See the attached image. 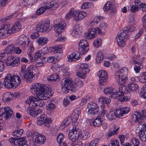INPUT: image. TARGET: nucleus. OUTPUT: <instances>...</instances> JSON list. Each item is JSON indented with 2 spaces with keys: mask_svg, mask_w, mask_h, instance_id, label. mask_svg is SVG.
<instances>
[{
  "mask_svg": "<svg viewBox=\"0 0 146 146\" xmlns=\"http://www.w3.org/2000/svg\"><path fill=\"white\" fill-rule=\"evenodd\" d=\"M32 91H34L36 96L38 98V100L36 101V104L37 106L40 107L44 106L45 104L42 100H47L49 98L47 95H49V93L50 92V88L43 84L36 83L32 85Z\"/></svg>",
  "mask_w": 146,
  "mask_h": 146,
  "instance_id": "obj_1",
  "label": "nucleus"
},
{
  "mask_svg": "<svg viewBox=\"0 0 146 146\" xmlns=\"http://www.w3.org/2000/svg\"><path fill=\"white\" fill-rule=\"evenodd\" d=\"M3 84L7 88H16L21 82L19 77L17 75L12 76L10 74H7L4 78Z\"/></svg>",
  "mask_w": 146,
  "mask_h": 146,
  "instance_id": "obj_2",
  "label": "nucleus"
},
{
  "mask_svg": "<svg viewBox=\"0 0 146 146\" xmlns=\"http://www.w3.org/2000/svg\"><path fill=\"white\" fill-rule=\"evenodd\" d=\"M35 70L32 66H30L27 69V71L24 73L21 74L20 76L26 80L27 82H32L33 80V78L34 76L33 73Z\"/></svg>",
  "mask_w": 146,
  "mask_h": 146,
  "instance_id": "obj_3",
  "label": "nucleus"
},
{
  "mask_svg": "<svg viewBox=\"0 0 146 146\" xmlns=\"http://www.w3.org/2000/svg\"><path fill=\"white\" fill-rule=\"evenodd\" d=\"M125 87L123 85L119 88V91L117 92L115 91V98L122 101H127L128 99L125 98L124 93H125Z\"/></svg>",
  "mask_w": 146,
  "mask_h": 146,
  "instance_id": "obj_4",
  "label": "nucleus"
},
{
  "mask_svg": "<svg viewBox=\"0 0 146 146\" xmlns=\"http://www.w3.org/2000/svg\"><path fill=\"white\" fill-rule=\"evenodd\" d=\"M5 63L7 66L17 67L20 63V59L17 57L10 56L5 60Z\"/></svg>",
  "mask_w": 146,
  "mask_h": 146,
  "instance_id": "obj_5",
  "label": "nucleus"
},
{
  "mask_svg": "<svg viewBox=\"0 0 146 146\" xmlns=\"http://www.w3.org/2000/svg\"><path fill=\"white\" fill-rule=\"evenodd\" d=\"M88 67V65L87 64H81L79 72L77 74V76L81 78L84 79L86 76V74L90 71V70Z\"/></svg>",
  "mask_w": 146,
  "mask_h": 146,
  "instance_id": "obj_6",
  "label": "nucleus"
},
{
  "mask_svg": "<svg viewBox=\"0 0 146 146\" xmlns=\"http://www.w3.org/2000/svg\"><path fill=\"white\" fill-rule=\"evenodd\" d=\"M79 51L81 54H84L86 53L89 50L88 43L86 40L83 39L81 40L79 44Z\"/></svg>",
  "mask_w": 146,
  "mask_h": 146,
  "instance_id": "obj_7",
  "label": "nucleus"
},
{
  "mask_svg": "<svg viewBox=\"0 0 146 146\" xmlns=\"http://www.w3.org/2000/svg\"><path fill=\"white\" fill-rule=\"evenodd\" d=\"M61 85L65 86V84L67 85L70 90L73 91V89H74L76 87V85L75 82L72 81L69 79H63L61 81Z\"/></svg>",
  "mask_w": 146,
  "mask_h": 146,
  "instance_id": "obj_8",
  "label": "nucleus"
},
{
  "mask_svg": "<svg viewBox=\"0 0 146 146\" xmlns=\"http://www.w3.org/2000/svg\"><path fill=\"white\" fill-rule=\"evenodd\" d=\"M97 75L100 78V85H104L106 84V82L108 78L106 72L104 70H100L98 72Z\"/></svg>",
  "mask_w": 146,
  "mask_h": 146,
  "instance_id": "obj_9",
  "label": "nucleus"
},
{
  "mask_svg": "<svg viewBox=\"0 0 146 146\" xmlns=\"http://www.w3.org/2000/svg\"><path fill=\"white\" fill-rule=\"evenodd\" d=\"M88 112L92 115H95L98 113L99 111V108L98 105L94 103H91L88 105Z\"/></svg>",
  "mask_w": 146,
  "mask_h": 146,
  "instance_id": "obj_10",
  "label": "nucleus"
},
{
  "mask_svg": "<svg viewBox=\"0 0 146 146\" xmlns=\"http://www.w3.org/2000/svg\"><path fill=\"white\" fill-rule=\"evenodd\" d=\"M80 133L79 131L74 129H72L68 134V137L72 141L75 142L80 137Z\"/></svg>",
  "mask_w": 146,
  "mask_h": 146,
  "instance_id": "obj_11",
  "label": "nucleus"
},
{
  "mask_svg": "<svg viewBox=\"0 0 146 146\" xmlns=\"http://www.w3.org/2000/svg\"><path fill=\"white\" fill-rule=\"evenodd\" d=\"M2 112V115L5 114L4 116L6 120L8 119L12 115L13 113L12 110L9 107L6 106L4 108H2L1 109Z\"/></svg>",
  "mask_w": 146,
  "mask_h": 146,
  "instance_id": "obj_12",
  "label": "nucleus"
},
{
  "mask_svg": "<svg viewBox=\"0 0 146 146\" xmlns=\"http://www.w3.org/2000/svg\"><path fill=\"white\" fill-rule=\"evenodd\" d=\"M30 136H33V138L35 139V141L40 144H44L46 140L45 136L41 134H38L33 136V135L31 133Z\"/></svg>",
  "mask_w": 146,
  "mask_h": 146,
  "instance_id": "obj_13",
  "label": "nucleus"
},
{
  "mask_svg": "<svg viewBox=\"0 0 146 146\" xmlns=\"http://www.w3.org/2000/svg\"><path fill=\"white\" fill-rule=\"evenodd\" d=\"M97 29L94 28H90L88 30V32L85 34V36L87 39L94 38L96 35Z\"/></svg>",
  "mask_w": 146,
  "mask_h": 146,
  "instance_id": "obj_14",
  "label": "nucleus"
},
{
  "mask_svg": "<svg viewBox=\"0 0 146 146\" xmlns=\"http://www.w3.org/2000/svg\"><path fill=\"white\" fill-rule=\"evenodd\" d=\"M130 110L129 108L124 107L116 109V114L118 118L121 117L123 114L128 113Z\"/></svg>",
  "mask_w": 146,
  "mask_h": 146,
  "instance_id": "obj_15",
  "label": "nucleus"
},
{
  "mask_svg": "<svg viewBox=\"0 0 146 146\" xmlns=\"http://www.w3.org/2000/svg\"><path fill=\"white\" fill-rule=\"evenodd\" d=\"M27 112L30 115L34 117H36L42 113V110L40 109L36 110V108H31L30 107L27 109Z\"/></svg>",
  "mask_w": 146,
  "mask_h": 146,
  "instance_id": "obj_16",
  "label": "nucleus"
},
{
  "mask_svg": "<svg viewBox=\"0 0 146 146\" xmlns=\"http://www.w3.org/2000/svg\"><path fill=\"white\" fill-rule=\"evenodd\" d=\"M66 24L64 23H60L54 25L55 31L58 34L63 32L65 28Z\"/></svg>",
  "mask_w": 146,
  "mask_h": 146,
  "instance_id": "obj_17",
  "label": "nucleus"
},
{
  "mask_svg": "<svg viewBox=\"0 0 146 146\" xmlns=\"http://www.w3.org/2000/svg\"><path fill=\"white\" fill-rule=\"evenodd\" d=\"M38 100V99L34 97L33 96H30L29 99H27L26 101L27 104H29V107L31 108H35L37 105L36 104V101Z\"/></svg>",
  "mask_w": 146,
  "mask_h": 146,
  "instance_id": "obj_18",
  "label": "nucleus"
},
{
  "mask_svg": "<svg viewBox=\"0 0 146 146\" xmlns=\"http://www.w3.org/2000/svg\"><path fill=\"white\" fill-rule=\"evenodd\" d=\"M67 57L70 62L76 61L81 58L80 53L77 52L72 53Z\"/></svg>",
  "mask_w": 146,
  "mask_h": 146,
  "instance_id": "obj_19",
  "label": "nucleus"
},
{
  "mask_svg": "<svg viewBox=\"0 0 146 146\" xmlns=\"http://www.w3.org/2000/svg\"><path fill=\"white\" fill-rule=\"evenodd\" d=\"M115 79L119 85L122 86L127 80V76H121L117 73L115 75Z\"/></svg>",
  "mask_w": 146,
  "mask_h": 146,
  "instance_id": "obj_20",
  "label": "nucleus"
},
{
  "mask_svg": "<svg viewBox=\"0 0 146 146\" xmlns=\"http://www.w3.org/2000/svg\"><path fill=\"white\" fill-rule=\"evenodd\" d=\"M103 9L104 11L107 12L110 9L111 13H115L116 11V9L115 7H113V5L111 4L110 2H107L103 7Z\"/></svg>",
  "mask_w": 146,
  "mask_h": 146,
  "instance_id": "obj_21",
  "label": "nucleus"
},
{
  "mask_svg": "<svg viewBox=\"0 0 146 146\" xmlns=\"http://www.w3.org/2000/svg\"><path fill=\"white\" fill-rule=\"evenodd\" d=\"M133 119L135 120L136 123L139 122L143 120L141 113L137 111H135L134 113L131 115Z\"/></svg>",
  "mask_w": 146,
  "mask_h": 146,
  "instance_id": "obj_22",
  "label": "nucleus"
},
{
  "mask_svg": "<svg viewBox=\"0 0 146 146\" xmlns=\"http://www.w3.org/2000/svg\"><path fill=\"white\" fill-rule=\"evenodd\" d=\"M75 11L76 14L75 13L74 19L76 21L82 19L87 16L86 13L84 11H82L80 12H78V11Z\"/></svg>",
  "mask_w": 146,
  "mask_h": 146,
  "instance_id": "obj_23",
  "label": "nucleus"
},
{
  "mask_svg": "<svg viewBox=\"0 0 146 146\" xmlns=\"http://www.w3.org/2000/svg\"><path fill=\"white\" fill-rule=\"evenodd\" d=\"M21 28L19 22H16L14 25L11 28V35L19 31Z\"/></svg>",
  "mask_w": 146,
  "mask_h": 146,
  "instance_id": "obj_24",
  "label": "nucleus"
},
{
  "mask_svg": "<svg viewBox=\"0 0 146 146\" xmlns=\"http://www.w3.org/2000/svg\"><path fill=\"white\" fill-rule=\"evenodd\" d=\"M80 114V109L77 108L74 110V113H72L73 116H72L71 119L73 122L74 123L77 121Z\"/></svg>",
  "mask_w": 146,
  "mask_h": 146,
  "instance_id": "obj_25",
  "label": "nucleus"
},
{
  "mask_svg": "<svg viewBox=\"0 0 146 146\" xmlns=\"http://www.w3.org/2000/svg\"><path fill=\"white\" fill-rule=\"evenodd\" d=\"M116 110L114 111H110L106 114L107 118L110 121H112L115 119V117L118 118L117 116V115L116 114Z\"/></svg>",
  "mask_w": 146,
  "mask_h": 146,
  "instance_id": "obj_26",
  "label": "nucleus"
},
{
  "mask_svg": "<svg viewBox=\"0 0 146 146\" xmlns=\"http://www.w3.org/2000/svg\"><path fill=\"white\" fill-rule=\"evenodd\" d=\"M123 37L120 34L116 37V41L118 45L120 47H124L125 44Z\"/></svg>",
  "mask_w": 146,
  "mask_h": 146,
  "instance_id": "obj_27",
  "label": "nucleus"
},
{
  "mask_svg": "<svg viewBox=\"0 0 146 146\" xmlns=\"http://www.w3.org/2000/svg\"><path fill=\"white\" fill-rule=\"evenodd\" d=\"M128 88L131 91L135 92L137 90H138L139 86L138 84L135 82H130L128 85Z\"/></svg>",
  "mask_w": 146,
  "mask_h": 146,
  "instance_id": "obj_28",
  "label": "nucleus"
},
{
  "mask_svg": "<svg viewBox=\"0 0 146 146\" xmlns=\"http://www.w3.org/2000/svg\"><path fill=\"white\" fill-rule=\"evenodd\" d=\"M71 119L69 117L66 118L59 127L61 130L64 129L66 126H68L71 122Z\"/></svg>",
  "mask_w": 146,
  "mask_h": 146,
  "instance_id": "obj_29",
  "label": "nucleus"
},
{
  "mask_svg": "<svg viewBox=\"0 0 146 146\" xmlns=\"http://www.w3.org/2000/svg\"><path fill=\"white\" fill-rule=\"evenodd\" d=\"M12 97V95L11 93L7 92L2 95V100L4 102H9L11 100Z\"/></svg>",
  "mask_w": 146,
  "mask_h": 146,
  "instance_id": "obj_30",
  "label": "nucleus"
},
{
  "mask_svg": "<svg viewBox=\"0 0 146 146\" xmlns=\"http://www.w3.org/2000/svg\"><path fill=\"white\" fill-rule=\"evenodd\" d=\"M137 127L139 131H146V123L144 121L139 122Z\"/></svg>",
  "mask_w": 146,
  "mask_h": 146,
  "instance_id": "obj_31",
  "label": "nucleus"
},
{
  "mask_svg": "<svg viewBox=\"0 0 146 146\" xmlns=\"http://www.w3.org/2000/svg\"><path fill=\"white\" fill-rule=\"evenodd\" d=\"M10 25L8 24H5L2 25L1 29H3V31L5 32L6 34L11 35V29Z\"/></svg>",
  "mask_w": 146,
  "mask_h": 146,
  "instance_id": "obj_32",
  "label": "nucleus"
},
{
  "mask_svg": "<svg viewBox=\"0 0 146 146\" xmlns=\"http://www.w3.org/2000/svg\"><path fill=\"white\" fill-rule=\"evenodd\" d=\"M42 24L43 32H49L51 30V29L50 28V22L49 21H47L45 23Z\"/></svg>",
  "mask_w": 146,
  "mask_h": 146,
  "instance_id": "obj_33",
  "label": "nucleus"
},
{
  "mask_svg": "<svg viewBox=\"0 0 146 146\" xmlns=\"http://www.w3.org/2000/svg\"><path fill=\"white\" fill-rule=\"evenodd\" d=\"M115 90L112 89L111 88H105L104 90V92L105 94H110L113 96L114 98Z\"/></svg>",
  "mask_w": 146,
  "mask_h": 146,
  "instance_id": "obj_34",
  "label": "nucleus"
},
{
  "mask_svg": "<svg viewBox=\"0 0 146 146\" xmlns=\"http://www.w3.org/2000/svg\"><path fill=\"white\" fill-rule=\"evenodd\" d=\"M102 124L101 119L97 117L95 120L90 122V124L95 127H98Z\"/></svg>",
  "mask_w": 146,
  "mask_h": 146,
  "instance_id": "obj_35",
  "label": "nucleus"
},
{
  "mask_svg": "<svg viewBox=\"0 0 146 146\" xmlns=\"http://www.w3.org/2000/svg\"><path fill=\"white\" fill-rule=\"evenodd\" d=\"M15 46L13 44H11L8 46L5 49V52L7 54L11 53L13 52L15 53Z\"/></svg>",
  "mask_w": 146,
  "mask_h": 146,
  "instance_id": "obj_36",
  "label": "nucleus"
},
{
  "mask_svg": "<svg viewBox=\"0 0 146 146\" xmlns=\"http://www.w3.org/2000/svg\"><path fill=\"white\" fill-rule=\"evenodd\" d=\"M59 78V76L56 73L53 74L47 77V80L51 82H55Z\"/></svg>",
  "mask_w": 146,
  "mask_h": 146,
  "instance_id": "obj_37",
  "label": "nucleus"
},
{
  "mask_svg": "<svg viewBox=\"0 0 146 146\" xmlns=\"http://www.w3.org/2000/svg\"><path fill=\"white\" fill-rule=\"evenodd\" d=\"M48 5L49 6L48 9L52 10L56 9L58 6V4L55 1H53L48 3Z\"/></svg>",
  "mask_w": 146,
  "mask_h": 146,
  "instance_id": "obj_38",
  "label": "nucleus"
},
{
  "mask_svg": "<svg viewBox=\"0 0 146 146\" xmlns=\"http://www.w3.org/2000/svg\"><path fill=\"white\" fill-rule=\"evenodd\" d=\"M128 73V70L127 68L123 67L117 73H118L119 75L122 76H127L126 75Z\"/></svg>",
  "mask_w": 146,
  "mask_h": 146,
  "instance_id": "obj_39",
  "label": "nucleus"
},
{
  "mask_svg": "<svg viewBox=\"0 0 146 146\" xmlns=\"http://www.w3.org/2000/svg\"><path fill=\"white\" fill-rule=\"evenodd\" d=\"M133 63L134 64H142V58H141L139 56H135L133 59Z\"/></svg>",
  "mask_w": 146,
  "mask_h": 146,
  "instance_id": "obj_40",
  "label": "nucleus"
},
{
  "mask_svg": "<svg viewBox=\"0 0 146 146\" xmlns=\"http://www.w3.org/2000/svg\"><path fill=\"white\" fill-rule=\"evenodd\" d=\"M138 136L142 141L146 142V131H139Z\"/></svg>",
  "mask_w": 146,
  "mask_h": 146,
  "instance_id": "obj_41",
  "label": "nucleus"
},
{
  "mask_svg": "<svg viewBox=\"0 0 146 146\" xmlns=\"http://www.w3.org/2000/svg\"><path fill=\"white\" fill-rule=\"evenodd\" d=\"M107 27V25L105 22H102L100 24V27H97L98 33L99 34H102V31L100 29H104Z\"/></svg>",
  "mask_w": 146,
  "mask_h": 146,
  "instance_id": "obj_42",
  "label": "nucleus"
},
{
  "mask_svg": "<svg viewBox=\"0 0 146 146\" xmlns=\"http://www.w3.org/2000/svg\"><path fill=\"white\" fill-rule=\"evenodd\" d=\"M104 56L103 54L101 52H98L97 54L96 58V62L98 64L101 63L103 60Z\"/></svg>",
  "mask_w": 146,
  "mask_h": 146,
  "instance_id": "obj_43",
  "label": "nucleus"
},
{
  "mask_svg": "<svg viewBox=\"0 0 146 146\" xmlns=\"http://www.w3.org/2000/svg\"><path fill=\"white\" fill-rule=\"evenodd\" d=\"M46 117V115H41L38 116L37 119V124L39 125H41L43 123Z\"/></svg>",
  "mask_w": 146,
  "mask_h": 146,
  "instance_id": "obj_44",
  "label": "nucleus"
},
{
  "mask_svg": "<svg viewBox=\"0 0 146 146\" xmlns=\"http://www.w3.org/2000/svg\"><path fill=\"white\" fill-rule=\"evenodd\" d=\"M48 6H46L45 7H42L40 8L37 11L36 14L39 15L43 14L47 9H48Z\"/></svg>",
  "mask_w": 146,
  "mask_h": 146,
  "instance_id": "obj_45",
  "label": "nucleus"
},
{
  "mask_svg": "<svg viewBox=\"0 0 146 146\" xmlns=\"http://www.w3.org/2000/svg\"><path fill=\"white\" fill-rule=\"evenodd\" d=\"M75 13L76 14V12L74 10V9H72L70 11L69 13L66 14V17L67 19H68L72 17H73L74 19Z\"/></svg>",
  "mask_w": 146,
  "mask_h": 146,
  "instance_id": "obj_46",
  "label": "nucleus"
},
{
  "mask_svg": "<svg viewBox=\"0 0 146 146\" xmlns=\"http://www.w3.org/2000/svg\"><path fill=\"white\" fill-rule=\"evenodd\" d=\"M48 39L46 37H42L38 38L37 42L40 45H43L47 43Z\"/></svg>",
  "mask_w": 146,
  "mask_h": 146,
  "instance_id": "obj_47",
  "label": "nucleus"
},
{
  "mask_svg": "<svg viewBox=\"0 0 146 146\" xmlns=\"http://www.w3.org/2000/svg\"><path fill=\"white\" fill-rule=\"evenodd\" d=\"M61 46H56L51 48L52 51L54 52V53H61L62 52Z\"/></svg>",
  "mask_w": 146,
  "mask_h": 146,
  "instance_id": "obj_48",
  "label": "nucleus"
},
{
  "mask_svg": "<svg viewBox=\"0 0 146 146\" xmlns=\"http://www.w3.org/2000/svg\"><path fill=\"white\" fill-rule=\"evenodd\" d=\"M46 105L48 110H52L55 108V106L54 104L51 102V100H50L47 101Z\"/></svg>",
  "mask_w": 146,
  "mask_h": 146,
  "instance_id": "obj_49",
  "label": "nucleus"
},
{
  "mask_svg": "<svg viewBox=\"0 0 146 146\" xmlns=\"http://www.w3.org/2000/svg\"><path fill=\"white\" fill-rule=\"evenodd\" d=\"M99 102L101 103L104 104H109L111 100L110 99L106 98L104 97H100L99 99Z\"/></svg>",
  "mask_w": 146,
  "mask_h": 146,
  "instance_id": "obj_50",
  "label": "nucleus"
},
{
  "mask_svg": "<svg viewBox=\"0 0 146 146\" xmlns=\"http://www.w3.org/2000/svg\"><path fill=\"white\" fill-rule=\"evenodd\" d=\"M130 143L131 145V146H138L139 142L138 139L134 138L131 140Z\"/></svg>",
  "mask_w": 146,
  "mask_h": 146,
  "instance_id": "obj_51",
  "label": "nucleus"
},
{
  "mask_svg": "<svg viewBox=\"0 0 146 146\" xmlns=\"http://www.w3.org/2000/svg\"><path fill=\"white\" fill-rule=\"evenodd\" d=\"M34 51V48L33 46L32 45H30L28 51V54L29 56L30 57L31 59L33 58L32 56V53Z\"/></svg>",
  "mask_w": 146,
  "mask_h": 146,
  "instance_id": "obj_52",
  "label": "nucleus"
},
{
  "mask_svg": "<svg viewBox=\"0 0 146 146\" xmlns=\"http://www.w3.org/2000/svg\"><path fill=\"white\" fill-rule=\"evenodd\" d=\"M128 33V32L127 30H125V29L124 28L122 32L121 33L119 34L121 35L124 38L127 39L129 37Z\"/></svg>",
  "mask_w": 146,
  "mask_h": 146,
  "instance_id": "obj_53",
  "label": "nucleus"
},
{
  "mask_svg": "<svg viewBox=\"0 0 146 146\" xmlns=\"http://www.w3.org/2000/svg\"><path fill=\"white\" fill-rule=\"evenodd\" d=\"M57 141L58 143H60L62 142H64V136L62 134L59 133L57 137Z\"/></svg>",
  "mask_w": 146,
  "mask_h": 146,
  "instance_id": "obj_54",
  "label": "nucleus"
},
{
  "mask_svg": "<svg viewBox=\"0 0 146 146\" xmlns=\"http://www.w3.org/2000/svg\"><path fill=\"white\" fill-rule=\"evenodd\" d=\"M62 92L64 93L67 94L68 92L70 89L68 88V87L67 85L65 84V85H62Z\"/></svg>",
  "mask_w": 146,
  "mask_h": 146,
  "instance_id": "obj_55",
  "label": "nucleus"
},
{
  "mask_svg": "<svg viewBox=\"0 0 146 146\" xmlns=\"http://www.w3.org/2000/svg\"><path fill=\"white\" fill-rule=\"evenodd\" d=\"M138 65H135L134 68V70L135 71L136 73H138L140 70V69L142 68L143 67V66L142 65V64H137Z\"/></svg>",
  "mask_w": 146,
  "mask_h": 146,
  "instance_id": "obj_56",
  "label": "nucleus"
},
{
  "mask_svg": "<svg viewBox=\"0 0 146 146\" xmlns=\"http://www.w3.org/2000/svg\"><path fill=\"white\" fill-rule=\"evenodd\" d=\"M102 17L98 16V17H95L94 19V20L91 23V25H93V23H95L96 24H97L99 21H102L103 18H102Z\"/></svg>",
  "mask_w": 146,
  "mask_h": 146,
  "instance_id": "obj_57",
  "label": "nucleus"
},
{
  "mask_svg": "<svg viewBox=\"0 0 146 146\" xmlns=\"http://www.w3.org/2000/svg\"><path fill=\"white\" fill-rule=\"evenodd\" d=\"M101 39H96L95 40L93 43V45L96 47H99L101 45Z\"/></svg>",
  "mask_w": 146,
  "mask_h": 146,
  "instance_id": "obj_58",
  "label": "nucleus"
},
{
  "mask_svg": "<svg viewBox=\"0 0 146 146\" xmlns=\"http://www.w3.org/2000/svg\"><path fill=\"white\" fill-rule=\"evenodd\" d=\"M99 143L98 139H96L91 142L89 146H96V145Z\"/></svg>",
  "mask_w": 146,
  "mask_h": 146,
  "instance_id": "obj_59",
  "label": "nucleus"
},
{
  "mask_svg": "<svg viewBox=\"0 0 146 146\" xmlns=\"http://www.w3.org/2000/svg\"><path fill=\"white\" fill-rule=\"evenodd\" d=\"M42 52L40 51H38L36 52L35 54L34 58L35 60L38 58L41 57L42 56Z\"/></svg>",
  "mask_w": 146,
  "mask_h": 146,
  "instance_id": "obj_60",
  "label": "nucleus"
},
{
  "mask_svg": "<svg viewBox=\"0 0 146 146\" xmlns=\"http://www.w3.org/2000/svg\"><path fill=\"white\" fill-rule=\"evenodd\" d=\"M42 24H39L36 26V29L38 32H43Z\"/></svg>",
  "mask_w": 146,
  "mask_h": 146,
  "instance_id": "obj_61",
  "label": "nucleus"
},
{
  "mask_svg": "<svg viewBox=\"0 0 146 146\" xmlns=\"http://www.w3.org/2000/svg\"><path fill=\"white\" fill-rule=\"evenodd\" d=\"M51 120L50 119L46 118L44 121V125L45 126H49V123L51 122Z\"/></svg>",
  "mask_w": 146,
  "mask_h": 146,
  "instance_id": "obj_62",
  "label": "nucleus"
},
{
  "mask_svg": "<svg viewBox=\"0 0 146 146\" xmlns=\"http://www.w3.org/2000/svg\"><path fill=\"white\" fill-rule=\"evenodd\" d=\"M139 7L134 5H133L131 7V11L132 12H135L137 11L139 9Z\"/></svg>",
  "mask_w": 146,
  "mask_h": 146,
  "instance_id": "obj_63",
  "label": "nucleus"
},
{
  "mask_svg": "<svg viewBox=\"0 0 146 146\" xmlns=\"http://www.w3.org/2000/svg\"><path fill=\"white\" fill-rule=\"evenodd\" d=\"M117 141H115L109 144L108 146H119Z\"/></svg>",
  "mask_w": 146,
  "mask_h": 146,
  "instance_id": "obj_64",
  "label": "nucleus"
}]
</instances>
